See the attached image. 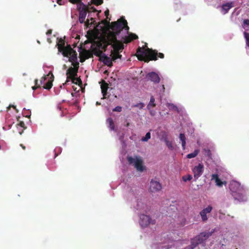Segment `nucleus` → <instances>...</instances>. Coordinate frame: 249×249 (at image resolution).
Returning a JSON list of instances; mask_svg holds the SVG:
<instances>
[{"label": "nucleus", "mask_w": 249, "mask_h": 249, "mask_svg": "<svg viewBox=\"0 0 249 249\" xmlns=\"http://www.w3.org/2000/svg\"><path fill=\"white\" fill-rule=\"evenodd\" d=\"M136 56L138 60L148 63L151 60H157L158 57L163 58L164 55L162 53H158L156 50L152 48L139 47L137 50Z\"/></svg>", "instance_id": "1"}, {"label": "nucleus", "mask_w": 249, "mask_h": 249, "mask_svg": "<svg viewBox=\"0 0 249 249\" xmlns=\"http://www.w3.org/2000/svg\"><path fill=\"white\" fill-rule=\"evenodd\" d=\"M112 30L108 36V37H113V41L116 40L117 36L121 31L124 29L128 33L129 27L127 25V21L124 17L119 18L117 21H113L109 26Z\"/></svg>", "instance_id": "2"}, {"label": "nucleus", "mask_w": 249, "mask_h": 249, "mask_svg": "<svg viewBox=\"0 0 249 249\" xmlns=\"http://www.w3.org/2000/svg\"><path fill=\"white\" fill-rule=\"evenodd\" d=\"M58 42L57 44L58 49L59 52H61L64 57H69L70 53L74 50L71 47L70 44L65 46V40L62 38H58Z\"/></svg>", "instance_id": "3"}, {"label": "nucleus", "mask_w": 249, "mask_h": 249, "mask_svg": "<svg viewBox=\"0 0 249 249\" xmlns=\"http://www.w3.org/2000/svg\"><path fill=\"white\" fill-rule=\"evenodd\" d=\"M127 159L129 163L133 164L138 171L142 172L144 170L142 160L140 157H136L134 158L132 157H128Z\"/></svg>", "instance_id": "4"}, {"label": "nucleus", "mask_w": 249, "mask_h": 249, "mask_svg": "<svg viewBox=\"0 0 249 249\" xmlns=\"http://www.w3.org/2000/svg\"><path fill=\"white\" fill-rule=\"evenodd\" d=\"M108 44H111L113 48L111 51L121 52L123 50V45L117 38L116 40L113 41V37H108Z\"/></svg>", "instance_id": "5"}, {"label": "nucleus", "mask_w": 249, "mask_h": 249, "mask_svg": "<svg viewBox=\"0 0 249 249\" xmlns=\"http://www.w3.org/2000/svg\"><path fill=\"white\" fill-rule=\"evenodd\" d=\"M78 71L77 70L73 68L72 67L69 68L67 71L66 74L67 75V79L65 84H67V83L70 81V79L71 80L73 83L77 84V82H75V76L77 75Z\"/></svg>", "instance_id": "6"}, {"label": "nucleus", "mask_w": 249, "mask_h": 249, "mask_svg": "<svg viewBox=\"0 0 249 249\" xmlns=\"http://www.w3.org/2000/svg\"><path fill=\"white\" fill-rule=\"evenodd\" d=\"M69 57V61L71 62L72 65L73 66V68L77 70L78 71V69L79 68V63L77 61V53L75 50H74L72 52L70 53Z\"/></svg>", "instance_id": "7"}, {"label": "nucleus", "mask_w": 249, "mask_h": 249, "mask_svg": "<svg viewBox=\"0 0 249 249\" xmlns=\"http://www.w3.org/2000/svg\"><path fill=\"white\" fill-rule=\"evenodd\" d=\"M140 224L142 227H145L150 224H154L155 223V221L152 220L148 215L142 214L140 215Z\"/></svg>", "instance_id": "8"}, {"label": "nucleus", "mask_w": 249, "mask_h": 249, "mask_svg": "<svg viewBox=\"0 0 249 249\" xmlns=\"http://www.w3.org/2000/svg\"><path fill=\"white\" fill-rule=\"evenodd\" d=\"M82 5V7L77 6V8L79 11V21L80 23H85V20L87 14V10L86 9V5L83 3H81Z\"/></svg>", "instance_id": "9"}, {"label": "nucleus", "mask_w": 249, "mask_h": 249, "mask_svg": "<svg viewBox=\"0 0 249 249\" xmlns=\"http://www.w3.org/2000/svg\"><path fill=\"white\" fill-rule=\"evenodd\" d=\"M204 166L202 163H199L192 169V172L195 180H197L203 172Z\"/></svg>", "instance_id": "10"}, {"label": "nucleus", "mask_w": 249, "mask_h": 249, "mask_svg": "<svg viewBox=\"0 0 249 249\" xmlns=\"http://www.w3.org/2000/svg\"><path fill=\"white\" fill-rule=\"evenodd\" d=\"M213 232V231H203L195 237L200 244L206 240L212 234Z\"/></svg>", "instance_id": "11"}, {"label": "nucleus", "mask_w": 249, "mask_h": 249, "mask_svg": "<svg viewBox=\"0 0 249 249\" xmlns=\"http://www.w3.org/2000/svg\"><path fill=\"white\" fill-rule=\"evenodd\" d=\"M147 80H149L155 84H158L160 82V78L156 72L152 71L148 72L145 76Z\"/></svg>", "instance_id": "12"}, {"label": "nucleus", "mask_w": 249, "mask_h": 249, "mask_svg": "<svg viewBox=\"0 0 249 249\" xmlns=\"http://www.w3.org/2000/svg\"><path fill=\"white\" fill-rule=\"evenodd\" d=\"M161 189L160 184L157 181L152 180L150 182L149 190L152 193H156Z\"/></svg>", "instance_id": "13"}, {"label": "nucleus", "mask_w": 249, "mask_h": 249, "mask_svg": "<svg viewBox=\"0 0 249 249\" xmlns=\"http://www.w3.org/2000/svg\"><path fill=\"white\" fill-rule=\"evenodd\" d=\"M231 196H232L234 199L237 200L239 201H246L247 200V196L245 194L238 192H231Z\"/></svg>", "instance_id": "14"}, {"label": "nucleus", "mask_w": 249, "mask_h": 249, "mask_svg": "<svg viewBox=\"0 0 249 249\" xmlns=\"http://www.w3.org/2000/svg\"><path fill=\"white\" fill-rule=\"evenodd\" d=\"M212 210V207L210 206V205H208L200 212V215L203 221H206L207 220V214L211 212Z\"/></svg>", "instance_id": "15"}, {"label": "nucleus", "mask_w": 249, "mask_h": 249, "mask_svg": "<svg viewBox=\"0 0 249 249\" xmlns=\"http://www.w3.org/2000/svg\"><path fill=\"white\" fill-rule=\"evenodd\" d=\"M99 60L102 61L105 65L108 66V67H112L113 65L112 63V58H110L105 54H104L102 57H100L99 58Z\"/></svg>", "instance_id": "16"}, {"label": "nucleus", "mask_w": 249, "mask_h": 249, "mask_svg": "<svg viewBox=\"0 0 249 249\" xmlns=\"http://www.w3.org/2000/svg\"><path fill=\"white\" fill-rule=\"evenodd\" d=\"M211 180H214L216 185L218 187H221L226 184V181H222L217 174H213L211 176Z\"/></svg>", "instance_id": "17"}, {"label": "nucleus", "mask_w": 249, "mask_h": 249, "mask_svg": "<svg viewBox=\"0 0 249 249\" xmlns=\"http://www.w3.org/2000/svg\"><path fill=\"white\" fill-rule=\"evenodd\" d=\"M233 7L234 4L232 2L223 4L222 5V12L223 14H226L229 11V10Z\"/></svg>", "instance_id": "18"}, {"label": "nucleus", "mask_w": 249, "mask_h": 249, "mask_svg": "<svg viewBox=\"0 0 249 249\" xmlns=\"http://www.w3.org/2000/svg\"><path fill=\"white\" fill-rule=\"evenodd\" d=\"M138 38V36L136 34L130 33L127 36H125L124 38V42L125 43H128L133 40L136 39Z\"/></svg>", "instance_id": "19"}, {"label": "nucleus", "mask_w": 249, "mask_h": 249, "mask_svg": "<svg viewBox=\"0 0 249 249\" xmlns=\"http://www.w3.org/2000/svg\"><path fill=\"white\" fill-rule=\"evenodd\" d=\"M51 74V78H53V79L52 80H49L47 82V83L44 86V89H50L52 88V86H53V78H54V75L52 73V72L51 71H50L49 72V73L47 75V76H49V75Z\"/></svg>", "instance_id": "20"}, {"label": "nucleus", "mask_w": 249, "mask_h": 249, "mask_svg": "<svg viewBox=\"0 0 249 249\" xmlns=\"http://www.w3.org/2000/svg\"><path fill=\"white\" fill-rule=\"evenodd\" d=\"M200 244L196 237L191 240V244L188 247V249H194L198 245Z\"/></svg>", "instance_id": "21"}, {"label": "nucleus", "mask_w": 249, "mask_h": 249, "mask_svg": "<svg viewBox=\"0 0 249 249\" xmlns=\"http://www.w3.org/2000/svg\"><path fill=\"white\" fill-rule=\"evenodd\" d=\"M92 53L97 56L99 57V58H100V57H102L103 55L104 54L103 53V51L101 49H100V48H94L92 50Z\"/></svg>", "instance_id": "22"}, {"label": "nucleus", "mask_w": 249, "mask_h": 249, "mask_svg": "<svg viewBox=\"0 0 249 249\" xmlns=\"http://www.w3.org/2000/svg\"><path fill=\"white\" fill-rule=\"evenodd\" d=\"M155 98L153 96H151L150 97V101L147 106V108L148 110H150L151 107H154L156 105L155 103Z\"/></svg>", "instance_id": "23"}, {"label": "nucleus", "mask_w": 249, "mask_h": 249, "mask_svg": "<svg viewBox=\"0 0 249 249\" xmlns=\"http://www.w3.org/2000/svg\"><path fill=\"white\" fill-rule=\"evenodd\" d=\"M102 92L103 94L104 98H105L106 95L107 94V90L108 88V84L106 83L102 84L101 86Z\"/></svg>", "instance_id": "24"}, {"label": "nucleus", "mask_w": 249, "mask_h": 249, "mask_svg": "<svg viewBox=\"0 0 249 249\" xmlns=\"http://www.w3.org/2000/svg\"><path fill=\"white\" fill-rule=\"evenodd\" d=\"M179 139L181 142V145L183 149H185L186 145V138L185 135L183 133L179 134Z\"/></svg>", "instance_id": "25"}, {"label": "nucleus", "mask_w": 249, "mask_h": 249, "mask_svg": "<svg viewBox=\"0 0 249 249\" xmlns=\"http://www.w3.org/2000/svg\"><path fill=\"white\" fill-rule=\"evenodd\" d=\"M111 55L113 61H115L118 58H121L122 57V55L119 53V52L111 51Z\"/></svg>", "instance_id": "26"}, {"label": "nucleus", "mask_w": 249, "mask_h": 249, "mask_svg": "<svg viewBox=\"0 0 249 249\" xmlns=\"http://www.w3.org/2000/svg\"><path fill=\"white\" fill-rule=\"evenodd\" d=\"M89 18H88L86 20V22H85V26L89 28L90 25H92V24H94V23L95 22V20L94 18H92L91 17H89Z\"/></svg>", "instance_id": "27"}, {"label": "nucleus", "mask_w": 249, "mask_h": 249, "mask_svg": "<svg viewBox=\"0 0 249 249\" xmlns=\"http://www.w3.org/2000/svg\"><path fill=\"white\" fill-rule=\"evenodd\" d=\"M86 10H87V13H89L88 17L91 16V14L92 12H97V11H98L94 7L87 6H86Z\"/></svg>", "instance_id": "28"}, {"label": "nucleus", "mask_w": 249, "mask_h": 249, "mask_svg": "<svg viewBox=\"0 0 249 249\" xmlns=\"http://www.w3.org/2000/svg\"><path fill=\"white\" fill-rule=\"evenodd\" d=\"M199 152V150L198 149H196L193 153H190L187 155V158L188 159H192L196 157Z\"/></svg>", "instance_id": "29"}, {"label": "nucleus", "mask_w": 249, "mask_h": 249, "mask_svg": "<svg viewBox=\"0 0 249 249\" xmlns=\"http://www.w3.org/2000/svg\"><path fill=\"white\" fill-rule=\"evenodd\" d=\"M107 123L109 124V127L111 130H113L115 128V124L113 119L111 118H109L107 120Z\"/></svg>", "instance_id": "30"}, {"label": "nucleus", "mask_w": 249, "mask_h": 249, "mask_svg": "<svg viewBox=\"0 0 249 249\" xmlns=\"http://www.w3.org/2000/svg\"><path fill=\"white\" fill-rule=\"evenodd\" d=\"M203 152L204 155L207 157L209 159H212V154L210 150L207 148H204L203 149Z\"/></svg>", "instance_id": "31"}, {"label": "nucleus", "mask_w": 249, "mask_h": 249, "mask_svg": "<svg viewBox=\"0 0 249 249\" xmlns=\"http://www.w3.org/2000/svg\"><path fill=\"white\" fill-rule=\"evenodd\" d=\"M166 106L168 107V108L170 110H175V111L178 110V107L176 106H175V105H174L173 104L168 103L166 104Z\"/></svg>", "instance_id": "32"}, {"label": "nucleus", "mask_w": 249, "mask_h": 249, "mask_svg": "<svg viewBox=\"0 0 249 249\" xmlns=\"http://www.w3.org/2000/svg\"><path fill=\"white\" fill-rule=\"evenodd\" d=\"M83 55L84 56L86 59H88L92 57V53L86 50H84L83 52Z\"/></svg>", "instance_id": "33"}, {"label": "nucleus", "mask_w": 249, "mask_h": 249, "mask_svg": "<svg viewBox=\"0 0 249 249\" xmlns=\"http://www.w3.org/2000/svg\"><path fill=\"white\" fill-rule=\"evenodd\" d=\"M165 142L167 147L169 148V149L172 150L174 149V146L172 144V142L168 141L167 139L165 140Z\"/></svg>", "instance_id": "34"}, {"label": "nucleus", "mask_w": 249, "mask_h": 249, "mask_svg": "<svg viewBox=\"0 0 249 249\" xmlns=\"http://www.w3.org/2000/svg\"><path fill=\"white\" fill-rule=\"evenodd\" d=\"M192 179V177L190 175L183 176L182 177V180L185 182H187V181H190Z\"/></svg>", "instance_id": "35"}, {"label": "nucleus", "mask_w": 249, "mask_h": 249, "mask_svg": "<svg viewBox=\"0 0 249 249\" xmlns=\"http://www.w3.org/2000/svg\"><path fill=\"white\" fill-rule=\"evenodd\" d=\"M244 36L246 39V44L248 47L249 48V33L247 32H244Z\"/></svg>", "instance_id": "36"}, {"label": "nucleus", "mask_w": 249, "mask_h": 249, "mask_svg": "<svg viewBox=\"0 0 249 249\" xmlns=\"http://www.w3.org/2000/svg\"><path fill=\"white\" fill-rule=\"evenodd\" d=\"M151 138V134L150 132H147L145 137L142 138V141L143 142H147Z\"/></svg>", "instance_id": "37"}, {"label": "nucleus", "mask_w": 249, "mask_h": 249, "mask_svg": "<svg viewBox=\"0 0 249 249\" xmlns=\"http://www.w3.org/2000/svg\"><path fill=\"white\" fill-rule=\"evenodd\" d=\"M70 2L72 4L78 3V6L82 7V5H81V3L82 2V0H69Z\"/></svg>", "instance_id": "38"}, {"label": "nucleus", "mask_w": 249, "mask_h": 249, "mask_svg": "<svg viewBox=\"0 0 249 249\" xmlns=\"http://www.w3.org/2000/svg\"><path fill=\"white\" fill-rule=\"evenodd\" d=\"M91 2L95 5L99 6L103 3V0H91Z\"/></svg>", "instance_id": "39"}, {"label": "nucleus", "mask_w": 249, "mask_h": 249, "mask_svg": "<svg viewBox=\"0 0 249 249\" xmlns=\"http://www.w3.org/2000/svg\"><path fill=\"white\" fill-rule=\"evenodd\" d=\"M135 107H139V108H142L144 107V104L143 103H139L134 106Z\"/></svg>", "instance_id": "40"}, {"label": "nucleus", "mask_w": 249, "mask_h": 249, "mask_svg": "<svg viewBox=\"0 0 249 249\" xmlns=\"http://www.w3.org/2000/svg\"><path fill=\"white\" fill-rule=\"evenodd\" d=\"M122 110V107L121 106H117L113 109V111L121 112Z\"/></svg>", "instance_id": "41"}, {"label": "nucleus", "mask_w": 249, "mask_h": 249, "mask_svg": "<svg viewBox=\"0 0 249 249\" xmlns=\"http://www.w3.org/2000/svg\"><path fill=\"white\" fill-rule=\"evenodd\" d=\"M75 82H77V84H76V85H81L82 84V81L80 78H77L75 77Z\"/></svg>", "instance_id": "42"}, {"label": "nucleus", "mask_w": 249, "mask_h": 249, "mask_svg": "<svg viewBox=\"0 0 249 249\" xmlns=\"http://www.w3.org/2000/svg\"><path fill=\"white\" fill-rule=\"evenodd\" d=\"M105 46V45L102 44L101 42L98 43L97 44V47L96 48H100V49L102 50V48H104Z\"/></svg>", "instance_id": "43"}, {"label": "nucleus", "mask_w": 249, "mask_h": 249, "mask_svg": "<svg viewBox=\"0 0 249 249\" xmlns=\"http://www.w3.org/2000/svg\"><path fill=\"white\" fill-rule=\"evenodd\" d=\"M57 3L59 5H63L65 4V2L63 1V0H57Z\"/></svg>", "instance_id": "44"}, {"label": "nucleus", "mask_w": 249, "mask_h": 249, "mask_svg": "<svg viewBox=\"0 0 249 249\" xmlns=\"http://www.w3.org/2000/svg\"><path fill=\"white\" fill-rule=\"evenodd\" d=\"M18 125L23 128H25L24 123L23 121H19Z\"/></svg>", "instance_id": "45"}, {"label": "nucleus", "mask_w": 249, "mask_h": 249, "mask_svg": "<svg viewBox=\"0 0 249 249\" xmlns=\"http://www.w3.org/2000/svg\"><path fill=\"white\" fill-rule=\"evenodd\" d=\"M35 85H36V86L32 87V89H34V90H35L36 89H37L39 87H40L39 86H37V79H36L35 80Z\"/></svg>", "instance_id": "46"}, {"label": "nucleus", "mask_w": 249, "mask_h": 249, "mask_svg": "<svg viewBox=\"0 0 249 249\" xmlns=\"http://www.w3.org/2000/svg\"><path fill=\"white\" fill-rule=\"evenodd\" d=\"M244 25H249V19H245L243 21Z\"/></svg>", "instance_id": "47"}, {"label": "nucleus", "mask_w": 249, "mask_h": 249, "mask_svg": "<svg viewBox=\"0 0 249 249\" xmlns=\"http://www.w3.org/2000/svg\"><path fill=\"white\" fill-rule=\"evenodd\" d=\"M109 11L108 9H107L105 12V16L107 17V18H108V16L109 15Z\"/></svg>", "instance_id": "48"}, {"label": "nucleus", "mask_w": 249, "mask_h": 249, "mask_svg": "<svg viewBox=\"0 0 249 249\" xmlns=\"http://www.w3.org/2000/svg\"><path fill=\"white\" fill-rule=\"evenodd\" d=\"M108 39L107 40V44H104L105 45V46L104 48H102V49H104V51H105L106 50H107V46L109 44H108Z\"/></svg>", "instance_id": "49"}, {"label": "nucleus", "mask_w": 249, "mask_h": 249, "mask_svg": "<svg viewBox=\"0 0 249 249\" xmlns=\"http://www.w3.org/2000/svg\"><path fill=\"white\" fill-rule=\"evenodd\" d=\"M46 79H47V77L46 76L41 78V83H42L43 82H44Z\"/></svg>", "instance_id": "50"}, {"label": "nucleus", "mask_w": 249, "mask_h": 249, "mask_svg": "<svg viewBox=\"0 0 249 249\" xmlns=\"http://www.w3.org/2000/svg\"><path fill=\"white\" fill-rule=\"evenodd\" d=\"M52 33V29H49L47 31V32H46V34L47 35H50V34H51Z\"/></svg>", "instance_id": "51"}, {"label": "nucleus", "mask_w": 249, "mask_h": 249, "mask_svg": "<svg viewBox=\"0 0 249 249\" xmlns=\"http://www.w3.org/2000/svg\"><path fill=\"white\" fill-rule=\"evenodd\" d=\"M103 23L106 25V24H109V22H108L107 19H104V20H103Z\"/></svg>", "instance_id": "52"}, {"label": "nucleus", "mask_w": 249, "mask_h": 249, "mask_svg": "<svg viewBox=\"0 0 249 249\" xmlns=\"http://www.w3.org/2000/svg\"><path fill=\"white\" fill-rule=\"evenodd\" d=\"M150 110V114L152 115V116H154L155 115V112L154 111H152V110H151L150 109L149 110Z\"/></svg>", "instance_id": "53"}, {"label": "nucleus", "mask_w": 249, "mask_h": 249, "mask_svg": "<svg viewBox=\"0 0 249 249\" xmlns=\"http://www.w3.org/2000/svg\"><path fill=\"white\" fill-rule=\"evenodd\" d=\"M20 146L22 148V149H23V150L25 149V146H24L22 144H20Z\"/></svg>", "instance_id": "54"}, {"label": "nucleus", "mask_w": 249, "mask_h": 249, "mask_svg": "<svg viewBox=\"0 0 249 249\" xmlns=\"http://www.w3.org/2000/svg\"><path fill=\"white\" fill-rule=\"evenodd\" d=\"M85 59H86L85 57H84V58H82V57H81V58H80V61H81V62H84V61L85 60Z\"/></svg>", "instance_id": "55"}, {"label": "nucleus", "mask_w": 249, "mask_h": 249, "mask_svg": "<svg viewBox=\"0 0 249 249\" xmlns=\"http://www.w3.org/2000/svg\"><path fill=\"white\" fill-rule=\"evenodd\" d=\"M129 125H130L129 123H127L126 124V127H128V126H129Z\"/></svg>", "instance_id": "56"}, {"label": "nucleus", "mask_w": 249, "mask_h": 249, "mask_svg": "<svg viewBox=\"0 0 249 249\" xmlns=\"http://www.w3.org/2000/svg\"><path fill=\"white\" fill-rule=\"evenodd\" d=\"M162 87L163 90L164 91V89H165V88H164V85H163L162 86Z\"/></svg>", "instance_id": "57"}, {"label": "nucleus", "mask_w": 249, "mask_h": 249, "mask_svg": "<svg viewBox=\"0 0 249 249\" xmlns=\"http://www.w3.org/2000/svg\"><path fill=\"white\" fill-rule=\"evenodd\" d=\"M100 104H101V103H99V102H96V105H100Z\"/></svg>", "instance_id": "58"}, {"label": "nucleus", "mask_w": 249, "mask_h": 249, "mask_svg": "<svg viewBox=\"0 0 249 249\" xmlns=\"http://www.w3.org/2000/svg\"><path fill=\"white\" fill-rule=\"evenodd\" d=\"M25 117H26L27 118H29L30 117V115H26V116H25Z\"/></svg>", "instance_id": "59"}, {"label": "nucleus", "mask_w": 249, "mask_h": 249, "mask_svg": "<svg viewBox=\"0 0 249 249\" xmlns=\"http://www.w3.org/2000/svg\"><path fill=\"white\" fill-rule=\"evenodd\" d=\"M101 11H99L98 13L101 12ZM99 13L97 14V15H98Z\"/></svg>", "instance_id": "60"}, {"label": "nucleus", "mask_w": 249, "mask_h": 249, "mask_svg": "<svg viewBox=\"0 0 249 249\" xmlns=\"http://www.w3.org/2000/svg\"><path fill=\"white\" fill-rule=\"evenodd\" d=\"M0 148H1V146H0Z\"/></svg>", "instance_id": "61"}]
</instances>
